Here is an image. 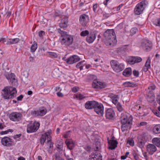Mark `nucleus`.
Segmentation results:
<instances>
[{
	"instance_id": "obj_58",
	"label": "nucleus",
	"mask_w": 160,
	"mask_h": 160,
	"mask_svg": "<svg viewBox=\"0 0 160 160\" xmlns=\"http://www.w3.org/2000/svg\"><path fill=\"white\" fill-rule=\"evenodd\" d=\"M155 88V86L154 85H152L150 86L148 88V89L149 90H154Z\"/></svg>"
},
{
	"instance_id": "obj_5",
	"label": "nucleus",
	"mask_w": 160,
	"mask_h": 160,
	"mask_svg": "<svg viewBox=\"0 0 160 160\" xmlns=\"http://www.w3.org/2000/svg\"><path fill=\"white\" fill-rule=\"evenodd\" d=\"M133 118L132 116L128 117V114L125 112H123L121 114V122L122 124H128L132 125Z\"/></svg>"
},
{
	"instance_id": "obj_13",
	"label": "nucleus",
	"mask_w": 160,
	"mask_h": 160,
	"mask_svg": "<svg viewBox=\"0 0 160 160\" xmlns=\"http://www.w3.org/2000/svg\"><path fill=\"white\" fill-rule=\"evenodd\" d=\"M94 109L95 111L98 114L101 116L103 115L104 107L102 103L98 102Z\"/></svg>"
},
{
	"instance_id": "obj_22",
	"label": "nucleus",
	"mask_w": 160,
	"mask_h": 160,
	"mask_svg": "<svg viewBox=\"0 0 160 160\" xmlns=\"http://www.w3.org/2000/svg\"><path fill=\"white\" fill-rule=\"evenodd\" d=\"M79 21L82 25H85L89 21V17L88 15L83 14L80 16Z\"/></svg>"
},
{
	"instance_id": "obj_53",
	"label": "nucleus",
	"mask_w": 160,
	"mask_h": 160,
	"mask_svg": "<svg viewBox=\"0 0 160 160\" xmlns=\"http://www.w3.org/2000/svg\"><path fill=\"white\" fill-rule=\"evenodd\" d=\"M48 142L49 144V147L50 148H52L53 147V144L51 141V139L48 140Z\"/></svg>"
},
{
	"instance_id": "obj_27",
	"label": "nucleus",
	"mask_w": 160,
	"mask_h": 160,
	"mask_svg": "<svg viewBox=\"0 0 160 160\" xmlns=\"http://www.w3.org/2000/svg\"><path fill=\"white\" fill-rule=\"evenodd\" d=\"M132 73L131 68H130L125 69L122 73L123 75L125 77H128L130 76Z\"/></svg>"
},
{
	"instance_id": "obj_7",
	"label": "nucleus",
	"mask_w": 160,
	"mask_h": 160,
	"mask_svg": "<svg viewBox=\"0 0 160 160\" xmlns=\"http://www.w3.org/2000/svg\"><path fill=\"white\" fill-rule=\"evenodd\" d=\"M22 113L16 112H12L9 115L10 120L15 122L20 121L22 119Z\"/></svg>"
},
{
	"instance_id": "obj_48",
	"label": "nucleus",
	"mask_w": 160,
	"mask_h": 160,
	"mask_svg": "<svg viewBox=\"0 0 160 160\" xmlns=\"http://www.w3.org/2000/svg\"><path fill=\"white\" fill-rule=\"evenodd\" d=\"M133 74L134 76L137 77L139 76V72L138 71L134 70L133 71Z\"/></svg>"
},
{
	"instance_id": "obj_44",
	"label": "nucleus",
	"mask_w": 160,
	"mask_h": 160,
	"mask_svg": "<svg viewBox=\"0 0 160 160\" xmlns=\"http://www.w3.org/2000/svg\"><path fill=\"white\" fill-rule=\"evenodd\" d=\"M71 131H68L67 132H66L64 134L63 136L65 138H67L69 137L71 134Z\"/></svg>"
},
{
	"instance_id": "obj_24",
	"label": "nucleus",
	"mask_w": 160,
	"mask_h": 160,
	"mask_svg": "<svg viewBox=\"0 0 160 160\" xmlns=\"http://www.w3.org/2000/svg\"><path fill=\"white\" fill-rule=\"evenodd\" d=\"M111 99L112 103L116 106L118 110L120 112V104L118 102L119 97L116 95H114L112 97Z\"/></svg>"
},
{
	"instance_id": "obj_42",
	"label": "nucleus",
	"mask_w": 160,
	"mask_h": 160,
	"mask_svg": "<svg viewBox=\"0 0 160 160\" xmlns=\"http://www.w3.org/2000/svg\"><path fill=\"white\" fill-rule=\"evenodd\" d=\"M145 66L148 68H150V58L148 57L147 62H146Z\"/></svg>"
},
{
	"instance_id": "obj_29",
	"label": "nucleus",
	"mask_w": 160,
	"mask_h": 160,
	"mask_svg": "<svg viewBox=\"0 0 160 160\" xmlns=\"http://www.w3.org/2000/svg\"><path fill=\"white\" fill-rule=\"evenodd\" d=\"M152 131L155 134L160 133V124H157L153 128Z\"/></svg>"
},
{
	"instance_id": "obj_40",
	"label": "nucleus",
	"mask_w": 160,
	"mask_h": 160,
	"mask_svg": "<svg viewBox=\"0 0 160 160\" xmlns=\"http://www.w3.org/2000/svg\"><path fill=\"white\" fill-rule=\"evenodd\" d=\"M134 60L135 61V63H138L142 61V59L140 57H133Z\"/></svg>"
},
{
	"instance_id": "obj_9",
	"label": "nucleus",
	"mask_w": 160,
	"mask_h": 160,
	"mask_svg": "<svg viewBox=\"0 0 160 160\" xmlns=\"http://www.w3.org/2000/svg\"><path fill=\"white\" fill-rule=\"evenodd\" d=\"M92 86L94 88L101 89L105 88L106 87V85L104 82L95 79L92 83Z\"/></svg>"
},
{
	"instance_id": "obj_57",
	"label": "nucleus",
	"mask_w": 160,
	"mask_h": 160,
	"mask_svg": "<svg viewBox=\"0 0 160 160\" xmlns=\"http://www.w3.org/2000/svg\"><path fill=\"white\" fill-rule=\"evenodd\" d=\"M132 155L134 157V159L136 160H138V157L137 154L135 152H134L132 153Z\"/></svg>"
},
{
	"instance_id": "obj_46",
	"label": "nucleus",
	"mask_w": 160,
	"mask_h": 160,
	"mask_svg": "<svg viewBox=\"0 0 160 160\" xmlns=\"http://www.w3.org/2000/svg\"><path fill=\"white\" fill-rule=\"evenodd\" d=\"M49 55L50 57L53 58H56L57 57V55L56 53L54 52H48Z\"/></svg>"
},
{
	"instance_id": "obj_30",
	"label": "nucleus",
	"mask_w": 160,
	"mask_h": 160,
	"mask_svg": "<svg viewBox=\"0 0 160 160\" xmlns=\"http://www.w3.org/2000/svg\"><path fill=\"white\" fill-rule=\"evenodd\" d=\"M152 142L157 147H160V138H154L152 139Z\"/></svg>"
},
{
	"instance_id": "obj_15",
	"label": "nucleus",
	"mask_w": 160,
	"mask_h": 160,
	"mask_svg": "<svg viewBox=\"0 0 160 160\" xmlns=\"http://www.w3.org/2000/svg\"><path fill=\"white\" fill-rule=\"evenodd\" d=\"M111 66L113 70L116 72L118 73L120 72V65L117 61L112 60L111 62Z\"/></svg>"
},
{
	"instance_id": "obj_1",
	"label": "nucleus",
	"mask_w": 160,
	"mask_h": 160,
	"mask_svg": "<svg viewBox=\"0 0 160 160\" xmlns=\"http://www.w3.org/2000/svg\"><path fill=\"white\" fill-rule=\"evenodd\" d=\"M58 32L61 36L60 42L62 45L68 46L72 44L73 41V36L68 34L64 31H58Z\"/></svg>"
},
{
	"instance_id": "obj_21",
	"label": "nucleus",
	"mask_w": 160,
	"mask_h": 160,
	"mask_svg": "<svg viewBox=\"0 0 160 160\" xmlns=\"http://www.w3.org/2000/svg\"><path fill=\"white\" fill-rule=\"evenodd\" d=\"M68 17L62 16L61 17V22L59 24L60 27L62 28H66L68 23Z\"/></svg>"
},
{
	"instance_id": "obj_59",
	"label": "nucleus",
	"mask_w": 160,
	"mask_h": 160,
	"mask_svg": "<svg viewBox=\"0 0 160 160\" xmlns=\"http://www.w3.org/2000/svg\"><path fill=\"white\" fill-rule=\"evenodd\" d=\"M147 124V122H142L140 123L139 124V126H144L146 125Z\"/></svg>"
},
{
	"instance_id": "obj_47",
	"label": "nucleus",
	"mask_w": 160,
	"mask_h": 160,
	"mask_svg": "<svg viewBox=\"0 0 160 160\" xmlns=\"http://www.w3.org/2000/svg\"><path fill=\"white\" fill-rule=\"evenodd\" d=\"M129 154V152H127L126 153L125 155L122 156L121 157V159H123V160L125 159H126L128 155Z\"/></svg>"
},
{
	"instance_id": "obj_33",
	"label": "nucleus",
	"mask_w": 160,
	"mask_h": 160,
	"mask_svg": "<svg viewBox=\"0 0 160 160\" xmlns=\"http://www.w3.org/2000/svg\"><path fill=\"white\" fill-rule=\"evenodd\" d=\"M128 45H126L121 48V53H122V54H123L124 55H126L125 52L128 51Z\"/></svg>"
},
{
	"instance_id": "obj_8",
	"label": "nucleus",
	"mask_w": 160,
	"mask_h": 160,
	"mask_svg": "<svg viewBox=\"0 0 160 160\" xmlns=\"http://www.w3.org/2000/svg\"><path fill=\"white\" fill-rule=\"evenodd\" d=\"M47 112V110L45 108L41 107L39 110L32 111L31 114L34 116H43L46 114Z\"/></svg>"
},
{
	"instance_id": "obj_63",
	"label": "nucleus",
	"mask_w": 160,
	"mask_h": 160,
	"mask_svg": "<svg viewBox=\"0 0 160 160\" xmlns=\"http://www.w3.org/2000/svg\"><path fill=\"white\" fill-rule=\"evenodd\" d=\"M157 101L158 103L160 105V95L158 96L157 97Z\"/></svg>"
},
{
	"instance_id": "obj_11",
	"label": "nucleus",
	"mask_w": 160,
	"mask_h": 160,
	"mask_svg": "<svg viewBox=\"0 0 160 160\" xmlns=\"http://www.w3.org/2000/svg\"><path fill=\"white\" fill-rule=\"evenodd\" d=\"M141 45L143 49L146 50H149L152 47L151 42L146 39L142 40Z\"/></svg>"
},
{
	"instance_id": "obj_49",
	"label": "nucleus",
	"mask_w": 160,
	"mask_h": 160,
	"mask_svg": "<svg viewBox=\"0 0 160 160\" xmlns=\"http://www.w3.org/2000/svg\"><path fill=\"white\" fill-rule=\"evenodd\" d=\"M55 160H64L59 155L55 154Z\"/></svg>"
},
{
	"instance_id": "obj_26",
	"label": "nucleus",
	"mask_w": 160,
	"mask_h": 160,
	"mask_svg": "<svg viewBox=\"0 0 160 160\" xmlns=\"http://www.w3.org/2000/svg\"><path fill=\"white\" fill-rule=\"evenodd\" d=\"M68 148L70 150L72 149L74 146L73 141L72 140L66 139L65 141Z\"/></svg>"
},
{
	"instance_id": "obj_38",
	"label": "nucleus",
	"mask_w": 160,
	"mask_h": 160,
	"mask_svg": "<svg viewBox=\"0 0 160 160\" xmlns=\"http://www.w3.org/2000/svg\"><path fill=\"white\" fill-rule=\"evenodd\" d=\"M131 125H128V124H123L122 126L121 129L122 131L124 132L127 130L128 129H130L131 128Z\"/></svg>"
},
{
	"instance_id": "obj_19",
	"label": "nucleus",
	"mask_w": 160,
	"mask_h": 160,
	"mask_svg": "<svg viewBox=\"0 0 160 160\" xmlns=\"http://www.w3.org/2000/svg\"><path fill=\"white\" fill-rule=\"evenodd\" d=\"M108 148L109 149L113 150L115 148L117 147L118 142L116 140H114L113 138L111 140H108Z\"/></svg>"
},
{
	"instance_id": "obj_25",
	"label": "nucleus",
	"mask_w": 160,
	"mask_h": 160,
	"mask_svg": "<svg viewBox=\"0 0 160 160\" xmlns=\"http://www.w3.org/2000/svg\"><path fill=\"white\" fill-rule=\"evenodd\" d=\"M5 77L7 79L10 80L12 85L15 84V83L16 82L17 80L15 79V75L13 73H11L6 74Z\"/></svg>"
},
{
	"instance_id": "obj_10",
	"label": "nucleus",
	"mask_w": 160,
	"mask_h": 160,
	"mask_svg": "<svg viewBox=\"0 0 160 160\" xmlns=\"http://www.w3.org/2000/svg\"><path fill=\"white\" fill-rule=\"evenodd\" d=\"M52 133V131L51 130H48L47 132H45L44 134H42L41 139L40 142L42 145H43L44 142L47 138L48 140L51 139V134Z\"/></svg>"
},
{
	"instance_id": "obj_61",
	"label": "nucleus",
	"mask_w": 160,
	"mask_h": 160,
	"mask_svg": "<svg viewBox=\"0 0 160 160\" xmlns=\"http://www.w3.org/2000/svg\"><path fill=\"white\" fill-rule=\"evenodd\" d=\"M23 97V96L22 95H21L17 97V100L18 101H21Z\"/></svg>"
},
{
	"instance_id": "obj_6",
	"label": "nucleus",
	"mask_w": 160,
	"mask_h": 160,
	"mask_svg": "<svg viewBox=\"0 0 160 160\" xmlns=\"http://www.w3.org/2000/svg\"><path fill=\"white\" fill-rule=\"evenodd\" d=\"M40 124L38 122L34 121L33 123H29L27 126V131L28 133L36 132L38 129Z\"/></svg>"
},
{
	"instance_id": "obj_36",
	"label": "nucleus",
	"mask_w": 160,
	"mask_h": 160,
	"mask_svg": "<svg viewBox=\"0 0 160 160\" xmlns=\"http://www.w3.org/2000/svg\"><path fill=\"white\" fill-rule=\"evenodd\" d=\"M37 43L35 41H34L31 47L30 50L31 52H34L37 49Z\"/></svg>"
},
{
	"instance_id": "obj_4",
	"label": "nucleus",
	"mask_w": 160,
	"mask_h": 160,
	"mask_svg": "<svg viewBox=\"0 0 160 160\" xmlns=\"http://www.w3.org/2000/svg\"><path fill=\"white\" fill-rule=\"evenodd\" d=\"M148 4V2L145 0H142L138 3L134 8L135 14L137 15L142 14Z\"/></svg>"
},
{
	"instance_id": "obj_39",
	"label": "nucleus",
	"mask_w": 160,
	"mask_h": 160,
	"mask_svg": "<svg viewBox=\"0 0 160 160\" xmlns=\"http://www.w3.org/2000/svg\"><path fill=\"white\" fill-rule=\"evenodd\" d=\"M126 61L127 62L130 64H133L135 63V61L134 60V57L133 56L129 57Z\"/></svg>"
},
{
	"instance_id": "obj_52",
	"label": "nucleus",
	"mask_w": 160,
	"mask_h": 160,
	"mask_svg": "<svg viewBox=\"0 0 160 160\" xmlns=\"http://www.w3.org/2000/svg\"><path fill=\"white\" fill-rule=\"evenodd\" d=\"M79 88L78 87H75L72 88V91L73 92H78L79 90Z\"/></svg>"
},
{
	"instance_id": "obj_55",
	"label": "nucleus",
	"mask_w": 160,
	"mask_h": 160,
	"mask_svg": "<svg viewBox=\"0 0 160 160\" xmlns=\"http://www.w3.org/2000/svg\"><path fill=\"white\" fill-rule=\"evenodd\" d=\"M21 136V134H17L15 135L14 138V139H16V140L19 141V138Z\"/></svg>"
},
{
	"instance_id": "obj_64",
	"label": "nucleus",
	"mask_w": 160,
	"mask_h": 160,
	"mask_svg": "<svg viewBox=\"0 0 160 160\" xmlns=\"http://www.w3.org/2000/svg\"><path fill=\"white\" fill-rule=\"evenodd\" d=\"M136 33L135 31H130V33L131 36H132Z\"/></svg>"
},
{
	"instance_id": "obj_3",
	"label": "nucleus",
	"mask_w": 160,
	"mask_h": 160,
	"mask_svg": "<svg viewBox=\"0 0 160 160\" xmlns=\"http://www.w3.org/2000/svg\"><path fill=\"white\" fill-rule=\"evenodd\" d=\"M103 35L105 38L104 42L107 46L111 45L112 43L116 42V37L114 31H106Z\"/></svg>"
},
{
	"instance_id": "obj_17",
	"label": "nucleus",
	"mask_w": 160,
	"mask_h": 160,
	"mask_svg": "<svg viewBox=\"0 0 160 160\" xmlns=\"http://www.w3.org/2000/svg\"><path fill=\"white\" fill-rule=\"evenodd\" d=\"M115 115L114 112L111 108H108L105 112L106 117L107 119H112Z\"/></svg>"
},
{
	"instance_id": "obj_14",
	"label": "nucleus",
	"mask_w": 160,
	"mask_h": 160,
	"mask_svg": "<svg viewBox=\"0 0 160 160\" xmlns=\"http://www.w3.org/2000/svg\"><path fill=\"white\" fill-rule=\"evenodd\" d=\"M96 37V33L94 31H91L87 37V41L88 43H92L95 39Z\"/></svg>"
},
{
	"instance_id": "obj_51",
	"label": "nucleus",
	"mask_w": 160,
	"mask_h": 160,
	"mask_svg": "<svg viewBox=\"0 0 160 160\" xmlns=\"http://www.w3.org/2000/svg\"><path fill=\"white\" fill-rule=\"evenodd\" d=\"M153 112V113L156 116L160 117V113L158 111L154 110Z\"/></svg>"
},
{
	"instance_id": "obj_28",
	"label": "nucleus",
	"mask_w": 160,
	"mask_h": 160,
	"mask_svg": "<svg viewBox=\"0 0 160 160\" xmlns=\"http://www.w3.org/2000/svg\"><path fill=\"white\" fill-rule=\"evenodd\" d=\"M19 38L10 39L7 41V44L9 45L15 44L19 42Z\"/></svg>"
},
{
	"instance_id": "obj_43",
	"label": "nucleus",
	"mask_w": 160,
	"mask_h": 160,
	"mask_svg": "<svg viewBox=\"0 0 160 160\" xmlns=\"http://www.w3.org/2000/svg\"><path fill=\"white\" fill-rule=\"evenodd\" d=\"M63 147V143H61L60 145L58 144V146H57V149L58 150L62 151V150Z\"/></svg>"
},
{
	"instance_id": "obj_20",
	"label": "nucleus",
	"mask_w": 160,
	"mask_h": 160,
	"mask_svg": "<svg viewBox=\"0 0 160 160\" xmlns=\"http://www.w3.org/2000/svg\"><path fill=\"white\" fill-rule=\"evenodd\" d=\"M147 141V139L145 136H141L138 138V145L140 148H143L145 143Z\"/></svg>"
},
{
	"instance_id": "obj_31",
	"label": "nucleus",
	"mask_w": 160,
	"mask_h": 160,
	"mask_svg": "<svg viewBox=\"0 0 160 160\" xmlns=\"http://www.w3.org/2000/svg\"><path fill=\"white\" fill-rule=\"evenodd\" d=\"M85 65V61L84 60L78 63L76 65V67L77 68H79L80 70H81L83 69V67Z\"/></svg>"
},
{
	"instance_id": "obj_62",
	"label": "nucleus",
	"mask_w": 160,
	"mask_h": 160,
	"mask_svg": "<svg viewBox=\"0 0 160 160\" xmlns=\"http://www.w3.org/2000/svg\"><path fill=\"white\" fill-rule=\"evenodd\" d=\"M97 8V4H95L93 5V9L94 12H95L96 11Z\"/></svg>"
},
{
	"instance_id": "obj_50",
	"label": "nucleus",
	"mask_w": 160,
	"mask_h": 160,
	"mask_svg": "<svg viewBox=\"0 0 160 160\" xmlns=\"http://www.w3.org/2000/svg\"><path fill=\"white\" fill-rule=\"evenodd\" d=\"M155 24L156 26H160V18H158L155 20Z\"/></svg>"
},
{
	"instance_id": "obj_41",
	"label": "nucleus",
	"mask_w": 160,
	"mask_h": 160,
	"mask_svg": "<svg viewBox=\"0 0 160 160\" xmlns=\"http://www.w3.org/2000/svg\"><path fill=\"white\" fill-rule=\"evenodd\" d=\"M90 32L88 31H83L80 33L81 36L82 37H85L88 35Z\"/></svg>"
},
{
	"instance_id": "obj_2",
	"label": "nucleus",
	"mask_w": 160,
	"mask_h": 160,
	"mask_svg": "<svg viewBox=\"0 0 160 160\" xmlns=\"http://www.w3.org/2000/svg\"><path fill=\"white\" fill-rule=\"evenodd\" d=\"M2 91V96L5 99L13 98L17 93L16 88L11 86L5 87Z\"/></svg>"
},
{
	"instance_id": "obj_34",
	"label": "nucleus",
	"mask_w": 160,
	"mask_h": 160,
	"mask_svg": "<svg viewBox=\"0 0 160 160\" xmlns=\"http://www.w3.org/2000/svg\"><path fill=\"white\" fill-rule=\"evenodd\" d=\"M148 101L151 102H153L155 99V97L153 93L149 94L147 98Z\"/></svg>"
},
{
	"instance_id": "obj_18",
	"label": "nucleus",
	"mask_w": 160,
	"mask_h": 160,
	"mask_svg": "<svg viewBox=\"0 0 160 160\" xmlns=\"http://www.w3.org/2000/svg\"><path fill=\"white\" fill-rule=\"evenodd\" d=\"M1 142L2 145L6 146L9 147L12 144V139L7 137H5L2 138Z\"/></svg>"
},
{
	"instance_id": "obj_56",
	"label": "nucleus",
	"mask_w": 160,
	"mask_h": 160,
	"mask_svg": "<svg viewBox=\"0 0 160 160\" xmlns=\"http://www.w3.org/2000/svg\"><path fill=\"white\" fill-rule=\"evenodd\" d=\"M84 149L87 151H90L91 150V147L89 146H86L84 147Z\"/></svg>"
},
{
	"instance_id": "obj_54",
	"label": "nucleus",
	"mask_w": 160,
	"mask_h": 160,
	"mask_svg": "<svg viewBox=\"0 0 160 160\" xmlns=\"http://www.w3.org/2000/svg\"><path fill=\"white\" fill-rule=\"evenodd\" d=\"M45 34V32L44 31H40L38 32V35L40 37H41L43 35H44Z\"/></svg>"
},
{
	"instance_id": "obj_23",
	"label": "nucleus",
	"mask_w": 160,
	"mask_h": 160,
	"mask_svg": "<svg viewBox=\"0 0 160 160\" xmlns=\"http://www.w3.org/2000/svg\"><path fill=\"white\" fill-rule=\"evenodd\" d=\"M147 152L150 155H152L156 151L157 148L153 144H149L147 146Z\"/></svg>"
},
{
	"instance_id": "obj_35",
	"label": "nucleus",
	"mask_w": 160,
	"mask_h": 160,
	"mask_svg": "<svg viewBox=\"0 0 160 160\" xmlns=\"http://www.w3.org/2000/svg\"><path fill=\"white\" fill-rule=\"evenodd\" d=\"M90 157L89 160H98V159L101 158L100 155L95 154H92L90 156ZM100 157H101V156Z\"/></svg>"
},
{
	"instance_id": "obj_32",
	"label": "nucleus",
	"mask_w": 160,
	"mask_h": 160,
	"mask_svg": "<svg viewBox=\"0 0 160 160\" xmlns=\"http://www.w3.org/2000/svg\"><path fill=\"white\" fill-rule=\"evenodd\" d=\"M123 85L126 87H134L136 86V84L134 82H126L123 83Z\"/></svg>"
},
{
	"instance_id": "obj_12",
	"label": "nucleus",
	"mask_w": 160,
	"mask_h": 160,
	"mask_svg": "<svg viewBox=\"0 0 160 160\" xmlns=\"http://www.w3.org/2000/svg\"><path fill=\"white\" fill-rule=\"evenodd\" d=\"M80 60V58L77 55H74L65 60L66 62L69 64H72L78 62Z\"/></svg>"
},
{
	"instance_id": "obj_45",
	"label": "nucleus",
	"mask_w": 160,
	"mask_h": 160,
	"mask_svg": "<svg viewBox=\"0 0 160 160\" xmlns=\"http://www.w3.org/2000/svg\"><path fill=\"white\" fill-rule=\"evenodd\" d=\"M127 143H129V145L131 146H133L134 145V141L132 139L128 140L127 141Z\"/></svg>"
},
{
	"instance_id": "obj_16",
	"label": "nucleus",
	"mask_w": 160,
	"mask_h": 160,
	"mask_svg": "<svg viewBox=\"0 0 160 160\" xmlns=\"http://www.w3.org/2000/svg\"><path fill=\"white\" fill-rule=\"evenodd\" d=\"M98 102L95 101L87 102L85 104V108L88 109L94 108Z\"/></svg>"
},
{
	"instance_id": "obj_60",
	"label": "nucleus",
	"mask_w": 160,
	"mask_h": 160,
	"mask_svg": "<svg viewBox=\"0 0 160 160\" xmlns=\"http://www.w3.org/2000/svg\"><path fill=\"white\" fill-rule=\"evenodd\" d=\"M57 95L58 97H62L63 96V94L60 92H58L57 93Z\"/></svg>"
},
{
	"instance_id": "obj_37",
	"label": "nucleus",
	"mask_w": 160,
	"mask_h": 160,
	"mask_svg": "<svg viewBox=\"0 0 160 160\" xmlns=\"http://www.w3.org/2000/svg\"><path fill=\"white\" fill-rule=\"evenodd\" d=\"M73 97L74 98L79 100L85 98V97L83 95L80 93H77V94H74Z\"/></svg>"
}]
</instances>
